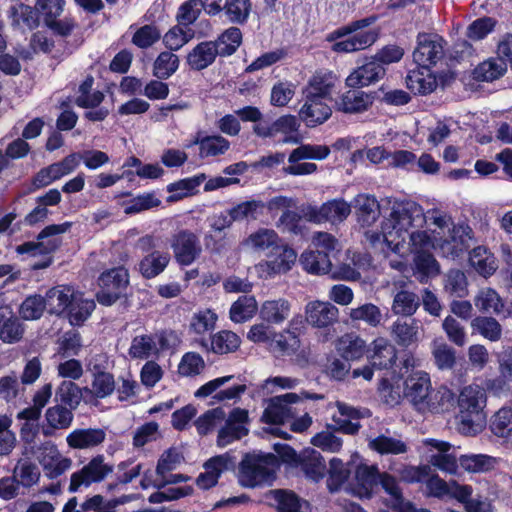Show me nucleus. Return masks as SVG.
I'll return each instance as SVG.
<instances>
[{
  "instance_id": "1",
  "label": "nucleus",
  "mask_w": 512,
  "mask_h": 512,
  "mask_svg": "<svg viewBox=\"0 0 512 512\" xmlns=\"http://www.w3.org/2000/svg\"><path fill=\"white\" fill-rule=\"evenodd\" d=\"M374 246L384 243L402 258L414 253V274L421 283L440 273V266L431 249L445 257H458L473 240L472 228L465 223L454 224L451 217L436 209L428 210L414 201L392 202L391 212L381 224L380 233L366 232Z\"/></svg>"
},
{
  "instance_id": "2",
  "label": "nucleus",
  "mask_w": 512,
  "mask_h": 512,
  "mask_svg": "<svg viewBox=\"0 0 512 512\" xmlns=\"http://www.w3.org/2000/svg\"><path fill=\"white\" fill-rule=\"evenodd\" d=\"M404 398L421 414H438L449 410L453 392L446 386L432 387L430 375L422 370L410 373L403 384Z\"/></svg>"
},
{
  "instance_id": "3",
  "label": "nucleus",
  "mask_w": 512,
  "mask_h": 512,
  "mask_svg": "<svg viewBox=\"0 0 512 512\" xmlns=\"http://www.w3.org/2000/svg\"><path fill=\"white\" fill-rule=\"evenodd\" d=\"M373 22V18L353 21L328 34L327 41L333 42L332 51L353 53L373 45L378 38L377 32L369 28Z\"/></svg>"
},
{
  "instance_id": "4",
  "label": "nucleus",
  "mask_w": 512,
  "mask_h": 512,
  "mask_svg": "<svg viewBox=\"0 0 512 512\" xmlns=\"http://www.w3.org/2000/svg\"><path fill=\"white\" fill-rule=\"evenodd\" d=\"M486 395L478 385H469L462 389L458 398V429L465 435H474L482 430L486 416L484 406Z\"/></svg>"
},
{
  "instance_id": "5",
  "label": "nucleus",
  "mask_w": 512,
  "mask_h": 512,
  "mask_svg": "<svg viewBox=\"0 0 512 512\" xmlns=\"http://www.w3.org/2000/svg\"><path fill=\"white\" fill-rule=\"evenodd\" d=\"M184 462V455L180 448L170 447L164 450L158 458L155 472L147 471L141 480V487L147 489L155 487L164 488L170 484L186 482L188 476L183 474H172Z\"/></svg>"
},
{
  "instance_id": "6",
  "label": "nucleus",
  "mask_w": 512,
  "mask_h": 512,
  "mask_svg": "<svg viewBox=\"0 0 512 512\" xmlns=\"http://www.w3.org/2000/svg\"><path fill=\"white\" fill-rule=\"evenodd\" d=\"M278 466L276 456L268 453L247 454L241 462L239 481L245 487H256L272 480Z\"/></svg>"
},
{
  "instance_id": "7",
  "label": "nucleus",
  "mask_w": 512,
  "mask_h": 512,
  "mask_svg": "<svg viewBox=\"0 0 512 512\" xmlns=\"http://www.w3.org/2000/svg\"><path fill=\"white\" fill-rule=\"evenodd\" d=\"M296 260V251L280 242L267 253V258L255 264L252 270L259 279L268 280L290 271Z\"/></svg>"
},
{
  "instance_id": "8",
  "label": "nucleus",
  "mask_w": 512,
  "mask_h": 512,
  "mask_svg": "<svg viewBox=\"0 0 512 512\" xmlns=\"http://www.w3.org/2000/svg\"><path fill=\"white\" fill-rule=\"evenodd\" d=\"M329 154L330 149L326 145H301L290 153L288 165L283 168V171L293 176L313 174L317 170V165L311 162H301V160H323L327 158Z\"/></svg>"
},
{
  "instance_id": "9",
  "label": "nucleus",
  "mask_w": 512,
  "mask_h": 512,
  "mask_svg": "<svg viewBox=\"0 0 512 512\" xmlns=\"http://www.w3.org/2000/svg\"><path fill=\"white\" fill-rule=\"evenodd\" d=\"M129 283L125 268L117 267L102 273L99 277L101 291L97 294L100 304L110 306L117 301Z\"/></svg>"
},
{
  "instance_id": "10",
  "label": "nucleus",
  "mask_w": 512,
  "mask_h": 512,
  "mask_svg": "<svg viewBox=\"0 0 512 512\" xmlns=\"http://www.w3.org/2000/svg\"><path fill=\"white\" fill-rule=\"evenodd\" d=\"M321 399V395L309 394L303 392L300 395L296 393H286L284 395L276 396L270 399L267 407L265 408L262 420L269 424H282L288 420L292 411L289 407L290 404L299 402L301 399Z\"/></svg>"
},
{
  "instance_id": "11",
  "label": "nucleus",
  "mask_w": 512,
  "mask_h": 512,
  "mask_svg": "<svg viewBox=\"0 0 512 512\" xmlns=\"http://www.w3.org/2000/svg\"><path fill=\"white\" fill-rule=\"evenodd\" d=\"M34 454L49 478H57L72 467V459L62 455L51 441L38 446Z\"/></svg>"
},
{
  "instance_id": "12",
  "label": "nucleus",
  "mask_w": 512,
  "mask_h": 512,
  "mask_svg": "<svg viewBox=\"0 0 512 512\" xmlns=\"http://www.w3.org/2000/svg\"><path fill=\"white\" fill-rule=\"evenodd\" d=\"M70 227V222L49 225L41 231L36 242H26L19 245L16 251L19 254H29L31 256L51 253L59 245V240L55 236L67 232Z\"/></svg>"
},
{
  "instance_id": "13",
  "label": "nucleus",
  "mask_w": 512,
  "mask_h": 512,
  "mask_svg": "<svg viewBox=\"0 0 512 512\" xmlns=\"http://www.w3.org/2000/svg\"><path fill=\"white\" fill-rule=\"evenodd\" d=\"M113 471V466L105 462L103 455L93 457L81 470L70 478L69 490L76 492L80 487L103 481Z\"/></svg>"
},
{
  "instance_id": "14",
  "label": "nucleus",
  "mask_w": 512,
  "mask_h": 512,
  "mask_svg": "<svg viewBox=\"0 0 512 512\" xmlns=\"http://www.w3.org/2000/svg\"><path fill=\"white\" fill-rule=\"evenodd\" d=\"M171 248L176 262L183 266L192 264L202 252L198 237L187 230L173 236Z\"/></svg>"
},
{
  "instance_id": "15",
  "label": "nucleus",
  "mask_w": 512,
  "mask_h": 512,
  "mask_svg": "<svg viewBox=\"0 0 512 512\" xmlns=\"http://www.w3.org/2000/svg\"><path fill=\"white\" fill-rule=\"evenodd\" d=\"M443 55V40L436 34L420 33L413 52L414 62L418 66L430 67Z\"/></svg>"
},
{
  "instance_id": "16",
  "label": "nucleus",
  "mask_w": 512,
  "mask_h": 512,
  "mask_svg": "<svg viewBox=\"0 0 512 512\" xmlns=\"http://www.w3.org/2000/svg\"><path fill=\"white\" fill-rule=\"evenodd\" d=\"M305 320L315 328H327L339 318V309L329 301L312 300L305 305Z\"/></svg>"
},
{
  "instance_id": "17",
  "label": "nucleus",
  "mask_w": 512,
  "mask_h": 512,
  "mask_svg": "<svg viewBox=\"0 0 512 512\" xmlns=\"http://www.w3.org/2000/svg\"><path fill=\"white\" fill-rule=\"evenodd\" d=\"M424 445L429 447V462L437 469L456 474L458 471V462L456 455L451 453V444L437 439H426Z\"/></svg>"
},
{
  "instance_id": "18",
  "label": "nucleus",
  "mask_w": 512,
  "mask_h": 512,
  "mask_svg": "<svg viewBox=\"0 0 512 512\" xmlns=\"http://www.w3.org/2000/svg\"><path fill=\"white\" fill-rule=\"evenodd\" d=\"M247 420L248 413L246 410L234 409L228 416L225 426L218 432L217 445L225 447L245 436L248 433L246 428Z\"/></svg>"
},
{
  "instance_id": "19",
  "label": "nucleus",
  "mask_w": 512,
  "mask_h": 512,
  "mask_svg": "<svg viewBox=\"0 0 512 512\" xmlns=\"http://www.w3.org/2000/svg\"><path fill=\"white\" fill-rule=\"evenodd\" d=\"M385 75L384 67L379 64L374 57L356 67L346 78L345 83L348 87L357 88L373 84Z\"/></svg>"
},
{
  "instance_id": "20",
  "label": "nucleus",
  "mask_w": 512,
  "mask_h": 512,
  "mask_svg": "<svg viewBox=\"0 0 512 512\" xmlns=\"http://www.w3.org/2000/svg\"><path fill=\"white\" fill-rule=\"evenodd\" d=\"M381 474L376 465L359 464L355 468L353 493L359 498H371Z\"/></svg>"
},
{
  "instance_id": "21",
  "label": "nucleus",
  "mask_w": 512,
  "mask_h": 512,
  "mask_svg": "<svg viewBox=\"0 0 512 512\" xmlns=\"http://www.w3.org/2000/svg\"><path fill=\"white\" fill-rule=\"evenodd\" d=\"M280 242L281 238L274 229L259 228L242 240L241 247L246 251L261 254L271 251Z\"/></svg>"
},
{
  "instance_id": "22",
  "label": "nucleus",
  "mask_w": 512,
  "mask_h": 512,
  "mask_svg": "<svg viewBox=\"0 0 512 512\" xmlns=\"http://www.w3.org/2000/svg\"><path fill=\"white\" fill-rule=\"evenodd\" d=\"M326 100L313 96H305L304 104L299 111V117L309 127L324 123L331 116L332 110Z\"/></svg>"
},
{
  "instance_id": "23",
  "label": "nucleus",
  "mask_w": 512,
  "mask_h": 512,
  "mask_svg": "<svg viewBox=\"0 0 512 512\" xmlns=\"http://www.w3.org/2000/svg\"><path fill=\"white\" fill-rule=\"evenodd\" d=\"M292 303L283 297L268 299L261 303L259 316L271 325H282L290 316Z\"/></svg>"
},
{
  "instance_id": "24",
  "label": "nucleus",
  "mask_w": 512,
  "mask_h": 512,
  "mask_svg": "<svg viewBox=\"0 0 512 512\" xmlns=\"http://www.w3.org/2000/svg\"><path fill=\"white\" fill-rule=\"evenodd\" d=\"M106 432L101 428H78L66 436L67 445L72 449L85 450L101 445Z\"/></svg>"
},
{
  "instance_id": "25",
  "label": "nucleus",
  "mask_w": 512,
  "mask_h": 512,
  "mask_svg": "<svg viewBox=\"0 0 512 512\" xmlns=\"http://www.w3.org/2000/svg\"><path fill=\"white\" fill-rule=\"evenodd\" d=\"M474 305L482 313L503 315L504 317H508L511 314L509 307H507L500 295L489 287L478 291L474 297Z\"/></svg>"
},
{
  "instance_id": "26",
  "label": "nucleus",
  "mask_w": 512,
  "mask_h": 512,
  "mask_svg": "<svg viewBox=\"0 0 512 512\" xmlns=\"http://www.w3.org/2000/svg\"><path fill=\"white\" fill-rule=\"evenodd\" d=\"M78 290L69 285H57L49 289L44 297L47 310L60 315L68 310L74 297H77Z\"/></svg>"
},
{
  "instance_id": "27",
  "label": "nucleus",
  "mask_w": 512,
  "mask_h": 512,
  "mask_svg": "<svg viewBox=\"0 0 512 512\" xmlns=\"http://www.w3.org/2000/svg\"><path fill=\"white\" fill-rule=\"evenodd\" d=\"M426 487L429 494L437 498L450 497L462 500L469 494L468 485H461L454 480L446 482L438 475L430 477L426 482Z\"/></svg>"
},
{
  "instance_id": "28",
  "label": "nucleus",
  "mask_w": 512,
  "mask_h": 512,
  "mask_svg": "<svg viewBox=\"0 0 512 512\" xmlns=\"http://www.w3.org/2000/svg\"><path fill=\"white\" fill-rule=\"evenodd\" d=\"M335 408L332 420L337 430L346 434L357 433L360 428V424L357 421L362 417L360 411L343 402H336Z\"/></svg>"
},
{
  "instance_id": "29",
  "label": "nucleus",
  "mask_w": 512,
  "mask_h": 512,
  "mask_svg": "<svg viewBox=\"0 0 512 512\" xmlns=\"http://www.w3.org/2000/svg\"><path fill=\"white\" fill-rule=\"evenodd\" d=\"M74 415L70 409L60 404L49 407L45 412L46 424L42 428L45 436H51L55 430H64L71 426Z\"/></svg>"
},
{
  "instance_id": "30",
  "label": "nucleus",
  "mask_w": 512,
  "mask_h": 512,
  "mask_svg": "<svg viewBox=\"0 0 512 512\" xmlns=\"http://www.w3.org/2000/svg\"><path fill=\"white\" fill-rule=\"evenodd\" d=\"M429 68L419 66L417 69L409 72L406 77V85L411 92L425 95L436 89L437 80Z\"/></svg>"
},
{
  "instance_id": "31",
  "label": "nucleus",
  "mask_w": 512,
  "mask_h": 512,
  "mask_svg": "<svg viewBox=\"0 0 512 512\" xmlns=\"http://www.w3.org/2000/svg\"><path fill=\"white\" fill-rule=\"evenodd\" d=\"M228 465L229 457L227 455H218L206 461L204 464L205 471L196 479L197 486L201 489H209L215 486L221 473L228 468Z\"/></svg>"
},
{
  "instance_id": "32",
  "label": "nucleus",
  "mask_w": 512,
  "mask_h": 512,
  "mask_svg": "<svg viewBox=\"0 0 512 512\" xmlns=\"http://www.w3.org/2000/svg\"><path fill=\"white\" fill-rule=\"evenodd\" d=\"M337 78L331 71H319L310 79L304 90L305 96H313L324 100L330 99Z\"/></svg>"
},
{
  "instance_id": "33",
  "label": "nucleus",
  "mask_w": 512,
  "mask_h": 512,
  "mask_svg": "<svg viewBox=\"0 0 512 512\" xmlns=\"http://www.w3.org/2000/svg\"><path fill=\"white\" fill-rule=\"evenodd\" d=\"M218 54L219 51L214 42H201L187 55V63L193 70H203L214 62Z\"/></svg>"
},
{
  "instance_id": "34",
  "label": "nucleus",
  "mask_w": 512,
  "mask_h": 512,
  "mask_svg": "<svg viewBox=\"0 0 512 512\" xmlns=\"http://www.w3.org/2000/svg\"><path fill=\"white\" fill-rule=\"evenodd\" d=\"M383 490L389 495L390 506L399 512H410L414 505L404 499L402 490L395 477L388 473L379 476V482Z\"/></svg>"
},
{
  "instance_id": "35",
  "label": "nucleus",
  "mask_w": 512,
  "mask_h": 512,
  "mask_svg": "<svg viewBox=\"0 0 512 512\" xmlns=\"http://www.w3.org/2000/svg\"><path fill=\"white\" fill-rule=\"evenodd\" d=\"M301 347V340L290 328L281 332L275 331L269 350L279 356L295 355Z\"/></svg>"
},
{
  "instance_id": "36",
  "label": "nucleus",
  "mask_w": 512,
  "mask_h": 512,
  "mask_svg": "<svg viewBox=\"0 0 512 512\" xmlns=\"http://www.w3.org/2000/svg\"><path fill=\"white\" fill-rule=\"evenodd\" d=\"M170 259L169 252L154 250L140 261L139 271L146 279L155 278L166 269Z\"/></svg>"
},
{
  "instance_id": "37",
  "label": "nucleus",
  "mask_w": 512,
  "mask_h": 512,
  "mask_svg": "<svg viewBox=\"0 0 512 512\" xmlns=\"http://www.w3.org/2000/svg\"><path fill=\"white\" fill-rule=\"evenodd\" d=\"M157 336L152 334H139L133 337L128 354L132 359H147L159 352Z\"/></svg>"
},
{
  "instance_id": "38",
  "label": "nucleus",
  "mask_w": 512,
  "mask_h": 512,
  "mask_svg": "<svg viewBox=\"0 0 512 512\" xmlns=\"http://www.w3.org/2000/svg\"><path fill=\"white\" fill-rule=\"evenodd\" d=\"M354 208L363 225H371L380 215V205L374 196L359 194L354 198Z\"/></svg>"
},
{
  "instance_id": "39",
  "label": "nucleus",
  "mask_w": 512,
  "mask_h": 512,
  "mask_svg": "<svg viewBox=\"0 0 512 512\" xmlns=\"http://www.w3.org/2000/svg\"><path fill=\"white\" fill-rule=\"evenodd\" d=\"M373 354L371 364L379 369L391 368L397 358L395 347L385 338H378L373 342Z\"/></svg>"
},
{
  "instance_id": "40",
  "label": "nucleus",
  "mask_w": 512,
  "mask_h": 512,
  "mask_svg": "<svg viewBox=\"0 0 512 512\" xmlns=\"http://www.w3.org/2000/svg\"><path fill=\"white\" fill-rule=\"evenodd\" d=\"M258 310V303L254 296H241L230 307V320L234 323L247 322L254 317Z\"/></svg>"
},
{
  "instance_id": "41",
  "label": "nucleus",
  "mask_w": 512,
  "mask_h": 512,
  "mask_svg": "<svg viewBox=\"0 0 512 512\" xmlns=\"http://www.w3.org/2000/svg\"><path fill=\"white\" fill-rule=\"evenodd\" d=\"M371 104L372 97L369 94L363 91L349 90L342 95L337 107L345 113H359L367 110Z\"/></svg>"
},
{
  "instance_id": "42",
  "label": "nucleus",
  "mask_w": 512,
  "mask_h": 512,
  "mask_svg": "<svg viewBox=\"0 0 512 512\" xmlns=\"http://www.w3.org/2000/svg\"><path fill=\"white\" fill-rule=\"evenodd\" d=\"M300 263L303 269L310 274H327L331 269V260L320 250L307 249L300 256Z\"/></svg>"
},
{
  "instance_id": "43",
  "label": "nucleus",
  "mask_w": 512,
  "mask_h": 512,
  "mask_svg": "<svg viewBox=\"0 0 512 512\" xmlns=\"http://www.w3.org/2000/svg\"><path fill=\"white\" fill-rule=\"evenodd\" d=\"M94 309V300L84 297V294L78 291L77 297H74L67 310L69 322L75 326L83 324L90 317Z\"/></svg>"
},
{
  "instance_id": "44",
  "label": "nucleus",
  "mask_w": 512,
  "mask_h": 512,
  "mask_svg": "<svg viewBox=\"0 0 512 512\" xmlns=\"http://www.w3.org/2000/svg\"><path fill=\"white\" fill-rule=\"evenodd\" d=\"M160 204L161 200L155 192H145L120 202V206L127 215L138 214L158 207Z\"/></svg>"
},
{
  "instance_id": "45",
  "label": "nucleus",
  "mask_w": 512,
  "mask_h": 512,
  "mask_svg": "<svg viewBox=\"0 0 512 512\" xmlns=\"http://www.w3.org/2000/svg\"><path fill=\"white\" fill-rule=\"evenodd\" d=\"M470 265L482 276H491L497 269L496 259L486 247L478 246L470 252Z\"/></svg>"
},
{
  "instance_id": "46",
  "label": "nucleus",
  "mask_w": 512,
  "mask_h": 512,
  "mask_svg": "<svg viewBox=\"0 0 512 512\" xmlns=\"http://www.w3.org/2000/svg\"><path fill=\"white\" fill-rule=\"evenodd\" d=\"M301 467L307 478L320 481L326 472V465L321 454L313 449L306 450L301 458Z\"/></svg>"
},
{
  "instance_id": "47",
  "label": "nucleus",
  "mask_w": 512,
  "mask_h": 512,
  "mask_svg": "<svg viewBox=\"0 0 512 512\" xmlns=\"http://www.w3.org/2000/svg\"><path fill=\"white\" fill-rule=\"evenodd\" d=\"M336 349L346 360H357L364 355L366 344L355 334H345L338 339Z\"/></svg>"
},
{
  "instance_id": "48",
  "label": "nucleus",
  "mask_w": 512,
  "mask_h": 512,
  "mask_svg": "<svg viewBox=\"0 0 512 512\" xmlns=\"http://www.w3.org/2000/svg\"><path fill=\"white\" fill-rule=\"evenodd\" d=\"M391 333L399 345L408 347L418 341V321L416 319L410 322L397 320L391 327Z\"/></svg>"
},
{
  "instance_id": "49",
  "label": "nucleus",
  "mask_w": 512,
  "mask_h": 512,
  "mask_svg": "<svg viewBox=\"0 0 512 512\" xmlns=\"http://www.w3.org/2000/svg\"><path fill=\"white\" fill-rule=\"evenodd\" d=\"M507 71L506 62L500 57L489 58L480 63L474 70V77L479 81H494Z\"/></svg>"
},
{
  "instance_id": "50",
  "label": "nucleus",
  "mask_w": 512,
  "mask_h": 512,
  "mask_svg": "<svg viewBox=\"0 0 512 512\" xmlns=\"http://www.w3.org/2000/svg\"><path fill=\"white\" fill-rule=\"evenodd\" d=\"M207 179L204 173L184 178L168 185L167 190L173 193L172 199H182L198 192L199 186Z\"/></svg>"
},
{
  "instance_id": "51",
  "label": "nucleus",
  "mask_w": 512,
  "mask_h": 512,
  "mask_svg": "<svg viewBox=\"0 0 512 512\" xmlns=\"http://www.w3.org/2000/svg\"><path fill=\"white\" fill-rule=\"evenodd\" d=\"M217 320L218 315L214 310L210 308L199 309L193 313L189 328L196 335H204L215 329Z\"/></svg>"
},
{
  "instance_id": "52",
  "label": "nucleus",
  "mask_w": 512,
  "mask_h": 512,
  "mask_svg": "<svg viewBox=\"0 0 512 512\" xmlns=\"http://www.w3.org/2000/svg\"><path fill=\"white\" fill-rule=\"evenodd\" d=\"M471 327L474 332L492 342H496L502 337L501 324L490 316H478L474 318L471 322Z\"/></svg>"
},
{
  "instance_id": "53",
  "label": "nucleus",
  "mask_w": 512,
  "mask_h": 512,
  "mask_svg": "<svg viewBox=\"0 0 512 512\" xmlns=\"http://www.w3.org/2000/svg\"><path fill=\"white\" fill-rule=\"evenodd\" d=\"M327 488L330 492L338 491L350 476V469L339 458H332L329 461Z\"/></svg>"
},
{
  "instance_id": "54",
  "label": "nucleus",
  "mask_w": 512,
  "mask_h": 512,
  "mask_svg": "<svg viewBox=\"0 0 512 512\" xmlns=\"http://www.w3.org/2000/svg\"><path fill=\"white\" fill-rule=\"evenodd\" d=\"M459 465L469 473H484L495 467L496 459L485 454L462 455Z\"/></svg>"
},
{
  "instance_id": "55",
  "label": "nucleus",
  "mask_w": 512,
  "mask_h": 512,
  "mask_svg": "<svg viewBox=\"0 0 512 512\" xmlns=\"http://www.w3.org/2000/svg\"><path fill=\"white\" fill-rule=\"evenodd\" d=\"M241 345L240 337L229 330H222L211 337V350L217 354L236 351Z\"/></svg>"
},
{
  "instance_id": "56",
  "label": "nucleus",
  "mask_w": 512,
  "mask_h": 512,
  "mask_svg": "<svg viewBox=\"0 0 512 512\" xmlns=\"http://www.w3.org/2000/svg\"><path fill=\"white\" fill-rule=\"evenodd\" d=\"M418 307L417 295L411 291L401 290L395 294L391 309L395 315L411 316Z\"/></svg>"
},
{
  "instance_id": "57",
  "label": "nucleus",
  "mask_w": 512,
  "mask_h": 512,
  "mask_svg": "<svg viewBox=\"0 0 512 512\" xmlns=\"http://www.w3.org/2000/svg\"><path fill=\"white\" fill-rule=\"evenodd\" d=\"M368 446L371 450L379 454H402L407 451L406 444L400 439L388 437L385 435H379L375 438H371L368 442Z\"/></svg>"
},
{
  "instance_id": "58",
  "label": "nucleus",
  "mask_w": 512,
  "mask_h": 512,
  "mask_svg": "<svg viewBox=\"0 0 512 512\" xmlns=\"http://www.w3.org/2000/svg\"><path fill=\"white\" fill-rule=\"evenodd\" d=\"M179 67V58L169 51L161 52L154 61L153 75L158 79H168Z\"/></svg>"
},
{
  "instance_id": "59",
  "label": "nucleus",
  "mask_w": 512,
  "mask_h": 512,
  "mask_svg": "<svg viewBox=\"0 0 512 512\" xmlns=\"http://www.w3.org/2000/svg\"><path fill=\"white\" fill-rule=\"evenodd\" d=\"M230 210L235 222L257 220L264 213L265 203L258 200H250L242 202Z\"/></svg>"
},
{
  "instance_id": "60",
  "label": "nucleus",
  "mask_w": 512,
  "mask_h": 512,
  "mask_svg": "<svg viewBox=\"0 0 512 512\" xmlns=\"http://www.w3.org/2000/svg\"><path fill=\"white\" fill-rule=\"evenodd\" d=\"M271 495L280 512H302L301 509H308L307 502L301 503L297 495L291 491L275 490Z\"/></svg>"
},
{
  "instance_id": "61",
  "label": "nucleus",
  "mask_w": 512,
  "mask_h": 512,
  "mask_svg": "<svg viewBox=\"0 0 512 512\" xmlns=\"http://www.w3.org/2000/svg\"><path fill=\"white\" fill-rule=\"evenodd\" d=\"M352 321H363L371 327H377L382 321V312L378 306L372 303H365L349 311Z\"/></svg>"
},
{
  "instance_id": "62",
  "label": "nucleus",
  "mask_w": 512,
  "mask_h": 512,
  "mask_svg": "<svg viewBox=\"0 0 512 512\" xmlns=\"http://www.w3.org/2000/svg\"><path fill=\"white\" fill-rule=\"evenodd\" d=\"M10 18L12 25L21 29L31 30L37 25V17L30 6L17 4L11 8Z\"/></svg>"
},
{
  "instance_id": "63",
  "label": "nucleus",
  "mask_w": 512,
  "mask_h": 512,
  "mask_svg": "<svg viewBox=\"0 0 512 512\" xmlns=\"http://www.w3.org/2000/svg\"><path fill=\"white\" fill-rule=\"evenodd\" d=\"M242 42V33L237 27H230L217 39L215 45L221 56L232 55Z\"/></svg>"
},
{
  "instance_id": "64",
  "label": "nucleus",
  "mask_w": 512,
  "mask_h": 512,
  "mask_svg": "<svg viewBox=\"0 0 512 512\" xmlns=\"http://www.w3.org/2000/svg\"><path fill=\"white\" fill-rule=\"evenodd\" d=\"M47 308L44 297L35 294L24 299L19 307V315L24 320H38Z\"/></svg>"
}]
</instances>
